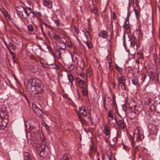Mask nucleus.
Here are the masks:
<instances>
[{
    "label": "nucleus",
    "instance_id": "obj_63",
    "mask_svg": "<svg viewBox=\"0 0 160 160\" xmlns=\"http://www.w3.org/2000/svg\"><path fill=\"white\" fill-rule=\"evenodd\" d=\"M112 85L113 86V87L114 88H116V84L115 83V82H112Z\"/></svg>",
    "mask_w": 160,
    "mask_h": 160
},
{
    "label": "nucleus",
    "instance_id": "obj_35",
    "mask_svg": "<svg viewBox=\"0 0 160 160\" xmlns=\"http://www.w3.org/2000/svg\"><path fill=\"white\" fill-rule=\"evenodd\" d=\"M28 28L29 31L32 32L33 31L34 28L32 25H29L28 26Z\"/></svg>",
    "mask_w": 160,
    "mask_h": 160
},
{
    "label": "nucleus",
    "instance_id": "obj_7",
    "mask_svg": "<svg viewBox=\"0 0 160 160\" xmlns=\"http://www.w3.org/2000/svg\"><path fill=\"white\" fill-rule=\"evenodd\" d=\"M8 118H0V129L3 130L5 129L8 123Z\"/></svg>",
    "mask_w": 160,
    "mask_h": 160
},
{
    "label": "nucleus",
    "instance_id": "obj_14",
    "mask_svg": "<svg viewBox=\"0 0 160 160\" xmlns=\"http://www.w3.org/2000/svg\"><path fill=\"white\" fill-rule=\"evenodd\" d=\"M61 160H72L71 156L69 154L65 153L63 155Z\"/></svg>",
    "mask_w": 160,
    "mask_h": 160
},
{
    "label": "nucleus",
    "instance_id": "obj_13",
    "mask_svg": "<svg viewBox=\"0 0 160 160\" xmlns=\"http://www.w3.org/2000/svg\"><path fill=\"white\" fill-rule=\"evenodd\" d=\"M98 36L103 38H105L108 36V33L105 31H102L99 33Z\"/></svg>",
    "mask_w": 160,
    "mask_h": 160
},
{
    "label": "nucleus",
    "instance_id": "obj_3",
    "mask_svg": "<svg viewBox=\"0 0 160 160\" xmlns=\"http://www.w3.org/2000/svg\"><path fill=\"white\" fill-rule=\"evenodd\" d=\"M128 108L127 106L126 107V110H125L123 108V110L125 112L126 110H128L129 111H132V109H135L136 111H138L139 110L137 108V106L136 102H135V100L133 98H131L129 102L128 103Z\"/></svg>",
    "mask_w": 160,
    "mask_h": 160
},
{
    "label": "nucleus",
    "instance_id": "obj_57",
    "mask_svg": "<svg viewBox=\"0 0 160 160\" xmlns=\"http://www.w3.org/2000/svg\"><path fill=\"white\" fill-rule=\"evenodd\" d=\"M14 44L11 42H10L9 43V44L8 45V47L10 48V47L11 46H12Z\"/></svg>",
    "mask_w": 160,
    "mask_h": 160
},
{
    "label": "nucleus",
    "instance_id": "obj_6",
    "mask_svg": "<svg viewBox=\"0 0 160 160\" xmlns=\"http://www.w3.org/2000/svg\"><path fill=\"white\" fill-rule=\"evenodd\" d=\"M32 108L33 111L38 117L41 118L42 117L43 113V112L38 108V106L36 104H33Z\"/></svg>",
    "mask_w": 160,
    "mask_h": 160
},
{
    "label": "nucleus",
    "instance_id": "obj_22",
    "mask_svg": "<svg viewBox=\"0 0 160 160\" xmlns=\"http://www.w3.org/2000/svg\"><path fill=\"white\" fill-rule=\"evenodd\" d=\"M123 44L124 46V47L125 48V49L126 50V51L128 52V53L130 52V50L129 49H128V48H126V44L125 43V34L124 33L123 37Z\"/></svg>",
    "mask_w": 160,
    "mask_h": 160
},
{
    "label": "nucleus",
    "instance_id": "obj_21",
    "mask_svg": "<svg viewBox=\"0 0 160 160\" xmlns=\"http://www.w3.org/2000/svg\"><path fill=\"white\" fill-rule=\"evenodd\" d=\"M118 141V138L117 137H115L113 139H112V141L111 142V145L115 146V144Z\"/></svg>",
    "mask_w": 160,
    "mask_h": 160
},
{
    "label": "nucleus",
    "instance_id": "obj_40",
    "mask_svg": "<svg viewBox=\"0 0 160 160\" xmlns=\"http://www.w3.org/2000/svg\"><path fill=\"white\" fill-rule=\"evenodd\" d=\"M86 75L87 77H90L92 74L91 72L90 73V70L89 69H88L86 72Z\"/></svg>",
    "mask_w": 160,
    "mask_h": 160
},
{
    "label": "nucleus",
    "instance_id": "obj_43",
    "mask_svg": "<svg viewBox=\"0 0 160 160\" xmlns=\"http://www.w3.org/2000/svg\"><path fill=\"white\" fill-rule=\"evenodd\" d=\"M112 18L114 20H115L116 19V15L114 12H113L112 14Z\"/></svg>",
    "mask_w": 160,
    "mask_h": 160
},
{
    "label": "nucleus",
    "instance_id": "obj_23",
    "mask_svg": "<svg viewBox=\"0 0 160 160\" xmlns=\"http://www.w3.org/2000/svg\"><path fill=\"white\" fill-rule=\"evenodd\" d=\"M32 14H34V16H35L37 17H40L42 16L41 13L39 12L35 11V12H32Z\"/></svg>",
    "mask_w": 160,
    "mask_h": 160
},
{
    "label": "nucleus",
    "instance_id": "obj_20",
    "mask_svg": "<svg viewBox=\"0 0 160 160\" xmlns=\"http://www.w3.org/2000/svg\"><path fill=\"white\" fill-rule=\"evenodd\" d=\"M154 108L156 111L158 113H160V103H157L154 105Z\"/></svg>",
    "mask_w": 160,
    "mask_h": 160
},
{
    "label": "nucleus",
    "instance_id": "obj_34",
    "mask_svg": "<svg viewBox=\"0 0 160 160\" xmlns=\"http://www.w3.org/2000/svg\"><path fill=\"white\" fill-rule=\"evenodd\" d=\"M53 38L55 40L58 41L61 38L60 37L59 35L56 34L53 36Z\"/></svg>",
    "mask_w": 160,
    "mask_h": 160
},
{
    "label": "nucleus",
    "instance_id": "obj_15",
    "mask_svg": "<svg viewBox=\"0 0 160 160\" xmlns=\"http://www.w3.org/2000/svg\"><path fill=\"white\" fill-rule=\"evenodd\" d=\"M158 126L157 125H152L151 131L153 134H156L158 131Z\"/></svg>",
    "mask_w": 160,
    "mask_h": 160
},
{
    "label": "nucleus",
    "instance_id": "obj_1",
    "mask_svg": "<svg viewBox=\"0 0 160 160\" xmlns=\"http://www.w3.org/2000/svg\"><path fill=\"white\" fill-rule=\"evenodd\" d=\"M28 88L30 91L33 92L35 95L41 93L42 90V87L41 81L38 78L30 79L28 83Z\"/></svg>",
    "mask_w": 160,
    "mask_h": 160
},
{
    "label": "nucleus",
    "instance_id": "obj_31",
    "mask_svg": "<svg viewBox=\"0 0 160 160\" xmlns=\"http://www.w3.org/2000/svg\"><path fill=\"white\" fill-rule=\"evenodd\" d=\"M92 12L95 14H98V11L96 8L94 6L91 9Z\"/></svg>",
    "mask_w": 160,
    "mask_h": 160
},
{
    "label": "nucleus",
    "instance_id": "obj_56",
    "mask_svg": "<svg viewBox=\"0 0 160 160\" xmlns=\"http://www.w3.org/2000/svg\"><path fill=\"white\" fill-rule=\"evenodd\" d=\"M24 97H25V98L26 99V100L27 101L28 103H29V99L28 98H27V96L25 95H24Z\"/></svg>",
    "mask_w": 160,
    "mask_h": 160
},
{
    "label": "nucleus",
    "instance_id": "obj_17",
    "mask_svg": "<svg viewBox=\"0 0 160 160\" xmlns=\"http://www.w3.org/2000/svg\"><path fill=\"white\" fill-rule=\"evenodd\" d=\"M131 112L130 114V118L132 119H133L135 118L138 117V114L137 113V112L135 111H129Z\"/></svg>",
    "mask_w": 160,
    "mask_h": 160
},
{
    "label": "nucleus",
    "instance_id": "obj_5",
    "mask_svg": "<svg viewBox=\"0 0 160 160\" xmlns=\"http://www.w3.org/2000/svg\"><path fill=\"white\" fill-rule=\"evenodd\" d=\"M116 79L118 81V88H119L120 86L122 85L123 86L124 88H125V87L126 86V78L124 76L121 75L119 77H116Z\"/></svg>",
    "mask_w": 160,
    "mask_h": 160
},
{
    "label": "nucleus",
    "instance_id": "obj_50",
    "mask_svg": "<svg viewBox=\"0 0 160 160\" xmlns=\"http://www.w3.org/2000/svg\"><path fill=\"white\" fill-rule=\"evenodd\" d=\"M43 23L46 26V27H48L49 28H51V27L50 26H49L48 25L46 24L45 22H43Z\"/></svg>",
    "mask_w": 160,
    "mask_h": 160
},
{
    "label": "nucleus",
    "instance_id": "obj_24",
    "mask_svg": "<svg viewBox=\"0 0 160 160\" xmlns=\"http://www.w3.org/2000/svg\"><path fill=\"white\" fill-rule=\"evenodd\" d=\"M136 32V34L138 35V37L139 39H141L142 38L143 35L140 30H137Z\"/></svg>",
    "mask_w": 160,
    "mask_h": 160
},
{
    "label": "nucleus",
    "instance_id": "obj_36",
    "mask_svg": "<svg viewBox=\"0 0 160 160\" xmlns=\"http://www.w3.org/2000/svg\"><path fill=\"white\" fill-rule=\"evenodd\" d=\"M54 22L55 24H56V26L57 27H58L60 25L59 23V20L58 18H57V19H55L54 20Z\"/></svg>",
    "mask_w": 160,
    "mask_h": 160
},
{
    "label": "nucleus",
    "instance_id": "obj_9",
    "mask_svg": "<svg viewBox=\"0 0 160 160\" xmlns=\"http://www.w3.org/2000/svg\"><path fill=\"white\" fill-rule=\"evenodd\" d=\"M104 133L106 136H108V138L110 137V134L111 133V128L105 125L104 126Z\"/></svg>",
    "mask_w": 160,
    "mask_h": 160
},
{
    "label": "nucleus",
    "instance_id": "obj_51",
    "mask_svg": "<svg viewBox=\"0 0 160 160\" xmlns=\"http://www.w3.org/2000/svg\"><path fill=\"white\" fill-rule=\"evenodd\" d=\"M111 100H112L111 99H109L107 100V101L108 102V103L107 104V105H109L110 104H111Z\"/></svg>",
    "mask_w": 160,
    "mask_h": 160
},
{
    "label": "nucleus",
    "instance_id": "obj_12",
    "mask_svg": "<svg viewBox=\"0 0 160 160\" xmlns=\"http://www.w3.org/2000/svg\"><path fill=\"white\" fill-rule=\"evenodd\" d=\"M43 3L44 6L47 7L49 8H50L52 7V2L49 0H43Z\"/></svg>",
    "mask_w": 160,
    "mask_h": 160
},
{
    "label": "nucleus",
    "instance_id": "obj_4",
    "mask_svg": "<svg viewBox=\"0 0 160 160\" xmlns=\"http://www.w3.org/2000/svg\"><path fill=\"white\" fill-rule=\"evenodd\" d=\"M78 109V111H76L78 116H82L83 117H85L87 115V112L84 106H79Z\"/></svg>",
    "mask_w": 160,
    "mask_h": 160
},
{
    "label": "nucleus",
    "instance_id": "obj_41",
    "mask_svg": "<svg viewBox=\"0 0 160 160\" xmlns=\"http://www.w3.org/2000/svg\"><path fill=\"white\" fill-rule=\"evenodd\" d=\"M72 59L73 62H75L77 60V63H78V62L77 61V58L75 55H72Z\"/></svg>",
    "mask_w": 160,
    "mask_h": 160
},
{
    "label": "nucleus",
    "instance_id": "obj_45",
    "mask_svg": "<svg viewBox=\"0 0 160 160\" xmlns=\"http://www.w3.org/2000/svg\"><path fill=\"white\" fill-rule=\"evenodd\" d=\"M103 102L104 105V107L106 110H107V108L106 107L105 102H106V98H103Z\"/></svg>",
    "mask_w": 160,
    "mask_h": 160
},
{
    "label": "nucleus",
    "instance_id": "obj_61",
    "mask_svg": "<svg viewBox=\"0 0 160 160\" xmlns=\"http://www.w3.org/2000/svg\"><path fill=\"white\" fill-rule=\"evenodd\" d=\"M40 27L41 28V30H42V32L43 34L44 35V36H45V33H44V32L43 31L42 25H40Z\"/></svg>",
    "mask_w": 160,
    "mask_h": 160
},
{
    "label": "nucleus",
    "instance_id": "obj_44",
    "mask_svg": "<svg viewBox=\"0 0 160 160\" xmlns=\"http://www.w3.org/2000/svg\"><path fill=\"white\" fill-rule=\"evenodd\" d=\"M76 66L72 64L69 67V69L71 70H72L74 68H76Z\"/></svg>",
    "mask_w": 160,
    "mask_h": 160
},
{
    "label": "nucleus",
    "instance_id": "obj_42",
    "mask_svg": "<svg viewBox=\"0 0 160 160\" xmlns=\"http://www.w3.org/2000/svg\"><path fill=\"white\" fill-rule=\"evenodd\" d=\"M124 27L125 28V29L127 30H128L130 28L129 25V23H126L125 24L124 23Z\"/></svg>",
    "mask_w": 160,
    "mask_h": 160
},
{
    "label": "nucleus",
    "instance_id": "obj_48",
    "mask_svg": "<svg viewBox=\"0 0 160 160\" xmlns=\"http://www.w3.org/2000/svg\"><path fill=\"white\" fill-rule=\"evenodd\" d=\"M77 82L78 83V84H79L81 83L83 81H82V80H81L80 78H77Z\"/></svg>",
    "mask_w": 160,
    "mask_h": 160
},
{
    "label": "nucleus",
    "instance_id": "obj_62",
    "mask_svg": "<svg viewBox=\"0 0 160 160\" xmlns=\"http://www.w3.org/2000/svg\"><path fill=\"white\" fill-rule=\"evenodd\" d=\"M130 15V12H129V11H128V12L126 17H128V18H129Z\"/></svg>",
    "mask_w": 160,
    "mask_h": 160
},
{
    "label": "nucleus",
    "instance_id": "obj_39",
    "mask_svg": "<svg viewBox=\"0 0 160 160\" xmlns=\"http://www.w3.org/2000/svg\"><path fill=\"white\" fill-rule=\"evenodd\" d=\"M32 16H30L29 17L30 19V20L31 21V22L32 23H34V21L35 20V16H34V14H32Z\"/></svg>",
    "mask_w": 160,
    "mask_h": 160
},
{
    "label": "nucleus",
    "instance_id": "obj_19",
    "mask_svg": "<svg viewBox=\"0 0 160 160\" xmlns=\"http://www.w3.org/2000/svg\"><path fill=\"white\" fill-rule=\"evenodd\" d=\"M82 95L84 97H86L88 95V87L84 88L82 89Z\"/></svg>",
    "mask_w": 160,
    "mask_h": 160
},
{
    "label": "nucleus",
    "instance_id": "obj_52",
    "mask_svg": "<svg viewBox=\"0 0 160 160\" xmlns=\"http://www.w3.org/2000/svg\"><path fill=\"white\" fill-rule=\"evenodd\" d=\"M54 68L56 69H58L59 68H60V67L58 65H57L56 64H54Z\"/></svg>",
    "mask_w": 160,
    "mask_h": 160
},
{
    "label": "nucleus",
    "instance_id": "obj_60",
    "mask_svg": "<svg viewBox=\"0 0 160 160\" xmlns=\"http://www.w3.org/2000/svg\"><path fill=\"white\" fill-rule=\"evenodd\" d=\"M61 46L62 47V49L63 50H65L66 48V45H61Z\"/></svg>",
    "mask_w": 160,
    "mask_h": 160
},
{
    "label": "nucleus",
    "instance_id": "obj_28",
    "mask_svg": "<svg viewBox=\"0 0 160 160\" xmlns=\"http://www.w3.org/2000/svg\"><path fill=\"white\" fill-rule=\"evenodd\" d=\"M8 50L9 53L11 54L12 57V59H15L16 58V55L15 53L11 50L10 48H8Z\"/></svg>",
    "mask_w": 160,
    "mask_h": 160
},
{
    "label": "nucleus",
    "instance_id": "obj_54",
    "mask_svg": "<svg viewBox=\"0 0 160 160\" xmlns=\"http://www.w3.org/2000/svg\"><path fill=\"white\" fill-rule=\"evenodd\" d=\"M12 48L13 50H15L16 49V47L14 45L10 47V48Z\"/></svg>",
    "mask_w": 160,
    "mask_h": 160
},
{
    "label": "nucleus",
    "instance_id": "obj_59",
    "mask_svg": "<svg viewBox=\"0 0 160 160\" xmlns=\"http://www.w3.org/2000/svg\"><path fill=\"white\" fill-rule=\"evenodd\" d=\"M132 1L133 4L134 5V4H135L137 6V0H132Z\"/></svg>",
    "mask_w": 160,
    "mask_h": 160
},
{
    "label": "nucleus",
    "instance_id": "obj_18",
    "mask_svg": "<svg viewBox=\"0 0 160 160\" xmlns=\"http://www.w3.org/2000/svg\"><path fill=\"white\" fill-rule=\"evenodd\" d=\"M79 85L81 88L83 89L84 88L88 87V83L86 82L83 81Z\"/></svg>",
    "mask_w": 160,
    "mask_h": 160
},
{
    "label": "nucleus",
    "instance_id": "obj_53",
    "mask_svg": "<svg viewBox=\"0 0 160 160\" xmlns=\"http://www.w3.org/2000/svg\"><path fill=\"white\" fill-rule=\"evenodd\" d=\"M74 31L75 32L77 33H79V30L76 27H75L74 28Z\"/></svg>",
    "mask_w": 160,
    "mask_h": 160
},
{
    "label": "nucleus",
    "instance_id": "obj_32",
    "mask_svg": "<svg viewBox=\"0 0 160 160\" xmlns=\"http://www.w3.org/2000/svg\"><path fill=\"white\" fill-rule=\"evenodd\" d=\"M134 12H135V14L136 18H139V17H140V14L139 13L137 9H136L135 8H134Z\"/></svg>",
    "mask_w": 160,
    "mask_h": 160
},
{
    "label": "nucleus",
    "instance_id": "obj_47",
    "mask_svg": "<svg viewBox=\"0 0 160 160\" xmlns=\"http://www.w3.org/2000/svg\"><path fill=\"white\" fill-rule=\"evenodd\" d=\"M69 48H72V43L71 42H68L67 44Z\"/></svg>",
    "mask_w": 160,
    "mask_h": 160
},
{
    "label": "nucleus",
    "instance_id": "obj_8",
    "mask_svg": "<svg viewBox=\"0 0 160 160\" xmlns=\"http://www.w3.org/2000/svg\"><path fill=\"white\" fill-rule=\"evenodd\" d=\"M137 131V134H136L137 135V141H142L144 137L142 130L140 129H138Z\"/></svg>",
    "mask_w": 160,
    "mask_h": 160
},
{
    "label": "nucleus",
    "instance_id": "obj_38",
    "mask_svg": "<svg viewBox=\"0 0 160 160\" xmlns=\"http://www.w3.org/2000/svg\"><path fill=\"white\" fill-rule=\"evenodd\" d=\"M78 118L79 120L81 122V123H83L84 122L85 120L82 117V116H78Z\"/></svg>",
    "mask_w": 160,
    "mask_h": 160
},
{
    "label": "nucleus",
    "instance_id": "obj_25",
    "mask_svg": "<svg viewBox=\"0 0 160 160\" xmlns=\"http://www.w3.org/2000/svg\"><path fill=\"white\" fill-rule=\"evenodd\" d=\"M115 68L116 70L118 72L120 75H122V68L119 67L117 64L115 65Z\"/></svg>",
    "mask_w": 160,
    "mask_h": 160
},
{
    "label": "nucleus",
    "instance_id": "obj_58",
    "mask_svg": "<svg viewBox=\"0 0 160 160\" xmlns=\"http://www.w3.org/2000/svg\"><path fill=\"white\" fill-rule=\"evenodd\" d=\"M129 18L128 17H126V18L125 21L124 22V24H125L126 23H127V22H128V23H129Z\"/></svg>",
    "mask_w": 160,
    "mask_h": 160
},
{
    "label": "nucleus",
    "instance_id": "obj_55",
    "mask_svg": "<svg viewBox=\"0 0 160 160\" xmlns=\"http://www.w3.org/2000/svg\"><path fill=\"white\" fill-rule=\"evenodd\" d=\"M108 63L109 64V65H110V64L112 63V61L111 59V58H110L109 59H108Z\"/></svg>",
    "mask_w": 160,
    "mask_h": 160
},
{
    "label": "nucleus",
    "instance_id": "obj_26",
    "mask_svg": "<svg viewBox=\"0 0 160 160\" xmlns=\"http://www.w3.org/2000/svg\"><path fill=\"white\" fill-rule=\"evenodd\" d=\"M132 83L135 85L138 84V80L136 77H134L132 79Z\"/></svg>",
    "mask_w": 160,
    "mask_h": 160
},
{
    "label": "nucleus",
    "instance_id": "obj_11",
    "mask_svg": "<svg viewBox=\"0 0 160 160\" xmlns=\"http://www.w3.org/2000/svg\"><path fill=\"white\" fill-rule=\"evenodd\" d=\"M126 123L123 120H119L117 122V126L118 127L123 130H124L125 128Z\"/></svg>",
    "mask_w": 160,
    "mask_h": 160
},
{
    "label": "nucleus",
    "instance_id": "obj_37",
    "mask_svg": "<svg viewBox=\"0 0 160 160\" xmlns=\"http://www.w3.org/2000/svg\"><path fill=\"white\" fill-rule=\"evenodd\" d=\"M136 45V44L135 42L133 40L130 41V47L132 48L134 47Z\"/></svg>",
    "mask_w": 160,
    "mask_h": 160
},
{
    "label": "nucleus",
    "instance_id": "obj_33",
    "mask_svg": "<svg viewBox=\"0 0 160 160\" xmlns=\"http://www.w3.org/2000/svg\"><path fill=\"white\" fill-rule=\"evenodd\" d=\"M46 144V142H45V145H41V148L42 149V151L41 152H40V155L41 156V154L44 151V150H45V145Z\"/></svg>",
    "mask_w": 160,
    "mask_h": 160
},
{
    "label": "nucleus",
    "instance_id": "obj_10",
    "mask_svg": "<svg viewBox=\"0 0 160 160\" xmlns=\"http://www.w3.org/2000/svg\"><path fill=\"white\" fill-rule=\"evenodd\" d=\"M0 118H8V116L7 112L5 108L4 109L0 110Z\"/></svg>",
    "mask_w": 160,
    "mask_h": 160
},
{
    "label": "nucleus",
    "instance_id": "obj_29",
    "mask_svg": "<svg viewBox=\"0 0 160 160\" xmlns=\"http://www.w3.org/2000/svg\"><path fill=\"white\" fill-rule=\"evenodd\" d=\"M112 99L113 101V102L111 104L113 107L115 106V104H116V97L114 94H113L112 96Z\"/></svg>",
    "mask_w": 160,
    "mask_h": 160
},
{
    "label": "nucleus",
    "instance_id": "obj_2",
    "mask_svg": "<svg viewBox=\"0 0 160 160\" xmlns=\"http://www.w3.org/2000/svg\"><path fill=\"white\" fill-rule=\"evenodd\" d=\"M17 13L19 14L20 16L23 17H24V12L26 15V16H29L30 13H32V9L29 8H24L23 7L20 6L17 8L16 9Z\"/></svg>",
    "mask_w": 160,
    "mask_h": 160
},
{
    "label": "nucleus",
    "instance_id": "obj_30",
    "mask_svg": "<svg viewBox=\"0 0 160 160\" xmlns=\"http://www.w3.org/2000/svg\"><path fill=\"white\" fill-rule=\"evenodd\" d=\"M85 43L89 48H92V46L90 41H87Z\"/></svg>",
    "mask_w": 160,
    "mask_h": 160
},
{
    "label": "nucleus",
    "instance_id": "obj_27",
    "mask_svg": "<svg viewBox=\"0 0 160 160\" xmlns=\"http://www.w3.org/2000/svg\"><path fill=\"white\" fill-rule=\"evenodd\" d=\"M80 65L81 67L82 68H84V67L85 66V62L83 59H81Z\"/></svg>",
    "mask_w": 160,
    "mask_h": 160
},
{
    "label": "nucleus",
    "instance_id": "obj_49",
    "mask_svg": "<svg viewBox=\"0 0 160 160\" xmlns=\"http://www.w3.org/2000/svg\"><path fill=\"white\" fill-rule=\"evenodd\" d=\"M57 52H58V58H61V52H60V51H59V50H58V51Z\"/></svg>",
    "mask_w": 160,
    "mask_h": 160
},
{
    "label": "nucleus",
    "instance_id": "obj_64",
    "mask_svg": "<svg viewBox=\"0 0 160 160\" xmlns=\"http://www.w3.org/2000/svg\"><path fill=\"white\" fill-rule=\"evenodd\" d=\"M66 45L65 42L64 41H61V42L60 45Z\"/></svg>",
    "mask_w": 160,
    "mask_h": 160
},
{
    "label": "nucleus",
    "instance_id": "obj_16",
    "mask_svg": "<svg viewBox=\"0 0 160 160\" xmlns=\"http://www.w3.org/2000/svg\"><path fill=\"white\" fill-rule=\"evenodd\" d=\"M67 76L69 81V82L71 83L72 85L73 82L74 80V78L73 76L71 74H69L68 73H67Z\"/></svg>",
    "mask_w": 160,
    "mask_h": 160
},
{
    "label": "nucleus",
    "instance_id": "obj_46",
    "mask_svg": "<svg viewBox=\"0 0 160 160\" xmlns=\"http://www.w3.org/2000/svg\"><path fill=\"white\" fill-rule=\"evenodd\" d=\"M108 117L112 118L113 117V114L110 112H108Z\"/></svg>",
    "mask_w": 160,
    "mask_h": 160
}]
</instances>
